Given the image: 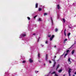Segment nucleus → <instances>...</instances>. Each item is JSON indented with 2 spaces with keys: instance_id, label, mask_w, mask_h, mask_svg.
Returning <instances> with one entry per match:
<instances>
[{
  "instance_id": "e433bc0d",
  "label": "nucleus",
  "mask_w": 76,
  "mask_h": 76,
  "mask_svg": "<svg viewBox=\"0 0 76 76\" xmlns=\"http://www.w3.org/2000/svg\"><path fill=\"white\" fill-rule=\"evenodd\" d=\"M66 76V74H64L63 75V76Z\"/></svg>"
},
{
  "instance_id": "a211bd4d",
  "label": "nucleus",
  "mask_w": 76,
  "mask_h": 76,
  "mask_svg": "<svg viewBox=\"0 0 76 76\" xmlns=\"http://www.w3.org/2000/svg\"><path fill=\"white\" fill-rule=\"evenodd\" d=\"M42 10V9L41 8H39L38 9L39 11H41Z\"/></svg>"
},
{
  "instance_id": "ea45409f",
  "label": "nucleus",
  "mask_w": 76,
  "mask_h": 76,
  "mask_svg": "<svg viewBox=\"0 0 76 76\" xmlns=\"http://www.w3.org/2000/svg\"><path fill=\"white\" fill-rule=\"evenodd\" d=\"M37 72L38 73V71H37Z\"/></svg>"
},
{
  "instance_id": "cd10ccee",
  "label": "nucleus",
  "mask_w": 76,
  "mask_h": 76,
  "mask_svg": "<svg viewBox=\"0 0 76 76\" xmlns=\"http://www.w3.org/2000/svg\"><path fill=\"white\" fill-rule=\"evenodd\" d=\"M66 53H69V50H67L66 51Z\"/></svg>"
},
{
  "instance_id": "c9c22d12",
  "label": "nucleus",
  "mask_w": 76,
  "mask_h": 76,
  "mask_svg": "<svg viewBox=\"0 0 76 76\" xmlns=\"http://www.w3.org/2000/svg\"><path fill=\"white\" fill-rule=\"evenodd\" d=\"M54 47L55 48H56V45L54 46Z\"/></svg>"
},
{
  "instance_id": "f704fd0d",
  "label": "nucleus",
  "mask_w": 76,
  "mask_h": 76,
  "mask_svg": "<svg viewBox=\"0 0 76 76\" xmlns=\"http://www.w3.org/2000/svg\"><path fill=\"white\" fill-rule=\"evenodd\" d=\"M33 35H35V34L34 33L33 34Z\"/></svg>"
},
{
  "instance_id": "58836bf2",
  "label": "nucleus",
  "mask_w": 76,
  "mask_h": 76,
  "mask_svg": "<svg viewBox=\"0 0 76 76\" xmlns=\"http://www.w3.org/2000/svg\"><path fill=\"white\" fill-rule=\"evenodd\" d=\"M39 63H40V62H41V61H39Z\"/></svg>"
},
{
  "instance_id": "dca6fc26",
  "label": "nucleus",
  "mask_w": 76,
  "mask_h": 76,
  "mask_svg": "<svg viewBox=\"0 0 76 76\" xmlns=\"http://www.w3.org/2000/svg\"><path fill=\"white\" fill-rule=\"evenodd\" d=\"M62 20H63V21H64V23H65L66 22V20H65V19L64 18L62 19Z\"/></svg>"
},
{
  "instance_id": "6ab92c4d",
  "label": "nucleus",
  "mask_w": 76,
  "mask_h": 76,
  "mask_svg": "<svg viewBox=\"0 0 76 76\" xmlns=\"http://www.w3.org/2000/svg\"><path fill=\"white\" fill-rule=\"evenodd\" d=\"M68 54L67 53H66L65 55H64V58H65L66 57V56H67V55Z\"/></svg>"
},
{
  "instance_id": "b1692460",
  "label": "nucleus",
  "mask_w": 76,
  "mask_h": 76,
  "mask_svg": "<svg viewBox=\"0 0 76 76\" xmlns=\"http://www.w3.org/2000/svg\"><path fill=\"white\" fill-rule=\"evenodd\" d=\"M67 41V39H66L64 40V42H65V41Z\"/></svg>"
},
{
  "instance_id": "423d86ee",
  "label": "nucleus",
  "mask_w": 76,
  "mask_h": 76,
  "mask_svg": "<svg viewBox=\"0 0 76 76\" xmlns=\"http://www.w3.org/2000/svg\"><path fill=\"white\" fill-rule=\"evenodd\" d=\"M45 59L46 61H47V60L48 59V55H47V54L46 55Z\"/></svg>"
},
{
  "instance_id": "f03ea898",
  "label": "nucleus",
  "mask_w": 76,
  "mask_h": 76,
  "mask_svg": "<svg viewBox=\"0 0 76 76\" xmlns=\"http://www.w3.org/2000/svg\"><path fill=\"white\" fill-rule=\"evenodd\" d=\"M71 70H72V69L70 68H69V70H68V73L69 76H71V75H70V73H71Z\"/></svg>"
},
{
  "instance_id": "0eeeda50",
  "label": "nucleus",
  "mask_w": 76,
  "mask_h": 76,
  "mask_svg": "<svg viewBox=\"0 0 76 76\" xmlns=\"http://www.w3.org/2000/svg\"><path fill=\"white\" fill-rule=\"evenodd\" d=\"M29 61L30 63H32L33 62V60H32V59L30 58L29 59Z\"/></svg>"
},
{
  "instance_id": "4c0bfd02",
  "label": "nucleus",
  "mask_w": 76,
  "mask_h": 76,
  "mask_svg": "<svg viewBox=\"0 0 76 76\" xmlns=\"http://www.w3.org/2000/svg\"><path fill=\"white\" fill-rule=\"evenodd\" d=\"M69 28H72V27H69Z\"/></svg>"
},
{
  "instance_id": "2eb2a0df",
  "label": "nucleus",
  "mask_w": 76,
  "mask_h": 76,
  "mask_svg": "<svg viewBox=\"0 0 76 76\" xmlns=\"http://www.w3.org/2000/svg\"><path fill=\"white\" fill-rule=\"evenodd\" d=\"M56 72L55 71H54L52 73H51V74L53 75V74H56Z\"/></svg>"
},
{
  "instance_id": "39448f33",
  "label": "nucleus",
  "mask_w": 76,
  "mask_h": 76,
  "mask_svg": "<svg viewBox=\"0 0 76 76\" xmlns=\"http://www.w3.org/2000/svg\"><path fill=\"white\" fill-rule=\"evenodd\" d=\"M66 29H65L64 32V34L65 37H66Z\"/></svg>"
},
{
  "instance_id": "4468645a",
  "label": "nucleus",
  "mask_w": 76,
  "mask_h": 76,
  "mask_svg": "<svg viewBox=\"0 0 76 76\" xmlns=\"http://www.w3.org/2000/svg\"><path fill=\"white\" fill-rule=\"evenodd\" d=\"M62 72V69H60L58 71V72L59 73H60V72Z\"/></svg>"
},
{
  "instance_id": "9d476101",
  "label": "nucleus",
  "mask_w": 76,
  "mask_h": 76,
  "mask_svg": "<svg viewBox=\"0 0 76 76\" xmlns=\"http://www.w3.org/2000/svg\"><path fill=\"white\" fill-rule=\"evenodd\" d=\"M38 4L36 3L35 4V8H38Z\"/></svg>"
},
{
  "instance_id": "20e7f679",
  "label": "nucleus",
  "mask_w": 76,
  "mask_h": 76,
  "mask_svg": "<svg viewBox=\"0 0 76 76\" xmlns=\"http://www.w3.org/2000/svg\"><path fill=\"white\" fill-rule=\"evenodd\" d=\"M54 37V35H52V37L50 38V40L52 41L53 39V38Z\"/></svg>"
},
{
  "instance_id": "c85d7f7f",
  "label": "nucleus",
  "mask_w": 76,
  "mask_h": 76,
  "mask_svg": "<svg viewBox=\"0 0 76 76\" xmlns=\"http://www.w3.org/2000/svg\"><path fill=\"white\" fill-rule=\"evenodd\" d=\"M23 63H25V61H22Z\"/></svg>"
},
{
  "instance_id": "bb28decb",
  "label": "nucleus",
  "mask_w": 76,
  "mask_h": 76,
  "mask_svg": "<svg viewBox=\"0 0 76 76\" xmlns=\"http://www.w3.org/2000/svg\"><path fill=\"white\" fill-rule=\"evenodd\" d=\"M45 44H48V41H46V42H45Z\"/></svg>"
},
{
  "instance_id": "a19ab883",
  "label": "nucleus",
  "mask_w": 76,
  "mask_h": 76,
  "mask_svg": "<svg viewBox=\"0 0 76 76\" xmlns=\"http://www.w3.org/2000/svg\"><path fill=\"white\" fill-rule=\"evenodd\" d=\"M65 53V52H64L63 55H64V54Z\"/></svg>"
},
{
  "instance_id": "2f4dec72",
  "label": "nucleus",
  "mask_w": 76,
  "mask_h": 76,
  "mask_svg": "<svg viewBox=\"0 0 76 76\" xmlns=\"http://www.w3.org/2000/svg\"><path fill=\"white\" fill-rule=\"evenodd\" d=\"M48 37H49V38L51 37V35H48Z\"/></svg>"
},
{
  "instance_id": "7ed1b4c3",
  "label": "nucleus",
  "mask_w": 76,
  "mask_h": 76,
  "mask_svg": "<svg viewBox=\"0 0 76 76\" xmlns=\"http://www.w3.org/2000/svg\"><path fill=\"white\" fill-rule=\"evenodd\" d=\"M68 61L69 62V64H70L71 63H72V62L70 61V58H69L68 59Z\"/></svg>"
},
{
  "instance_id": "473e14b6",
  "label": "nucleus",
  "mask_w": 76,
  "mask_h": 76,
  "mask_svg": "<svg viewBox=\"0 0 76 76\" xmlns=\"http://www.w3.org/2000/svg\"><path fill=\"white\" fill-rule=\"evenodd\" d=\"M38 57H39V53H38Z\"/></svg>"
},
{
  "instance_id": "f3484780",
  "label": "nucleus",
  "mask_w": 76,
  "mask_h": 76,
  "mask_svg": "<svg viewBox=\"0 0 76 76\" xmlns=\"http://www.w3.org/2000/svg\"><path fill=\"white\" fill-rule=\"evenodd\" d=\"M58 31V29L57 28H56L55 29V31L56 32H57V31Z\"/></svg>"
},
{
  "instance_id": "412c9836",
  "label": "nucleus",
  "mask_w": 76,
  "mask_h": 76,
  "mask_svg": "<svg viewBox=\"0 0 76 76\" xmlns=\"http://www.w3.org/2000/svg\"><path fill=\"white\" fill-rule=\"evenodd\" d=\"M44 16H45V15H47V13H44Z\"/></svg>"
},
{
  "instance_id": "5701e85b",
  "label": "nucleus",
  "mask_w": 76,
  "mask_h": 76,
  "mask_svg": "<svg viewBox=\"0 0 76 76\" xmlns=\"http://www.w3.org/2000/svg\"><path fill=\"white\" fill-rule=\"evenodd\" d=\"M40 45L41 46V47H43L44 46V45H42V44H41Z\"/></svg>"
},
{
  "instance_id": "79ce46f5",
  "label": "nucleus",
  "mask_w": 76,
  "mask_h": 76,
  "mask_svg": "<svg viewBox=\"0 0 76 76\" xmlns=\"http://www.w3.org/2000/svg\"><path fill=\"white\" fill-rule=\"evenodd\" d=\"M73 76H75V75H73Z\"/></svg>"
},
{
  "instance_id": "6e6552de",
  "label": "nucleus",
  "mask_w": 76,
  "mask_h": 76,
  "mask_svg": "<svg viewBox=\"0 0 76 76\" xmlns=\"http://www.w3.org/2000/svg\"><path fill=\"white\" fill-rule=\"evenodd\" d=\"M59 67H60V65L58 64L56 67V70H57L59 68Z\"/></svg>"
},
{
  "instance_id": "1a4fd4ad",
  "label": "nucleus",
  "mask_w": 76,
  "mask_h": 76,
  "mask_svg": "<svg viewBox=\"0 0 76 76\" xmlns=\"http://www.w3.org/2000/svg\"><path fill=\"white\" fill-rule=\"evenodd\" d=\"M22 37H26V34H22Z\"/></svg>"
},
{
  "instance_id": "4be33fe9",
  "label": "nucleus",
  "mask_w": 76,
  "mask_h": 76,
  "mask_svg": "<svg viewBox=\"0 0 76 76\" xmlns=\"http://www.w3.org/2000/svg\"><path fill=\"white\" fill-rule=\"evenodd\" d=\"M27 18H28V20H30V19H31V18H29V17H27Z\"/></svg>"
},
{
  "instance_id": "aec40b11",
  "label": "nucleus",
  "mask_w": 76,
  "mask_h": 76,
  "mask_svg": "<svg viewBox=\"0 0 76 76\" xmlns=\"http://www.w3.org/2000/svg\"><path fill=\"white\" fill-rule=\"evenodd\" d=\"M38 21H41V18H39Z\"/></svg>"
},
{
  "instance_id": "a878e982",
  "label": "nucleus",
  "mask_w": 76,
  "mask_h": 76,
  "mask_svg": "<svg viewBox=\"0 0 76 76\" xmlns=\"http://www.w3.org/2000/svg\"><path fill=\"white\" fill-rule=\"evenodd\" d=\"M37 17V15H36L34 17V19H35V18Z\"/></svg>"
},
{
  "instance_id": "f257e3e1",
  "label": "nucleus",
  "mask_w": 76,
  "mask_h": 76,
  "mask_svg": "<svg viewBox=\"0 0 76 76\" xmlns=\"http://www.w3.org/2000/svg\"><path fill=\"white\" fill-rule=\"evenodd\" d=\"M55 58H56V56H55L54 58H53V59H52V60L53 61L54 63V64L53 66L55 67V65L56 64V61H55Z\"/></svg>"
},
{
  "instance_id": "ddd939ff",
  "label": "nucleus",
  "mask_w": 76,
  "mask_h": 76,
  "mask_svg": "<svg viewBox=\"0 0 76 76\" xmlns=\"http://www.w3.org/2000/svg\"><path fill=\"white\" fill-rule=\"evenodd\" d=\"M70 35V33H69L67 34V36L68 37H69V36Z\"/></svg>"
},
{
  "instance_id": "f8f14e48",
  "label": "nucleus",
  "mask_w": 76,
  "mask_h": 76,
  "mask_svg": "<svg viewBox=\"0 0 76 76\" xmlns=\"http://www.w3.org/2000/svg\"><path fill=\"white\" fill-rule=\"evenodd\" d=\"M75 50H72V54H74V53H75Z\"/></svg>"
},
{
  "instance_id": "393cba45",
  "label": "nucleus",
  "mask_w": 76,
  "mask_h": 76,
  "mask_svg": "<svg viewBox=\"0 0 76 76\" xmlns=\"http://www.w3.org/2000/svg\"><path fill=\"white\" fill-rule=\"evenodd\" d=\"M51 20L52 21V22L53 23V19H52V17H51Z\"/></svg>"
},
{
  "instance_id": "7c9ffc66",
  "label": "nucleus",
  "mask_w": 76,
  "mask_h": 76,
  "mask_svg": "<svg viewBox=\"0 0 76 76\" xmlns=\"http://www.w3.org/2000/svg\"><path fill=\"white\" fill-rule=\"evenodd\" d=\"M55 76H58V75L56 74H55Z\"/></svg>"
},
{
  "instance_id": "72a5a7b5",
  "label": "nucleus",
  "mask_w": 76,
  "mask_h": 76,
  "mask_svg": "<svg viewBox=\"0 0 76 76\" xmlns=\"http://www.w3.org/2000/svg\"><path fill=\"white\" fill-rule=\"evenodd\" d=\"M49 62L50 63H51V61H49Z\"/></svg>"
},
{
  "instance_id": "c756f323",
  "label": "nucleus",
  "mask_w": 76,
  "mask_h": 76,
  "mask_svg": "<svg viewBox=\"0 0 76 76\" xmlns=\"http://www.w3.org/2000/svg\"><path fill=\"white\" fill-rule=\"evenodd\" d=\"M39 39H40V37H39V39H38V40H37V42H39Z\"/></svg>"
},
{
  "instance_id": "9b49d317",
  "label": "nucleus",
  "mask_w": 76,
  "mask_h": 76,
  "mask_svg": "<svg viewBox=\"0 0 76 76\" xmlns=\"http://www.w3.org/2000/svg\"><path fill=\"white\" fill-rule=\"evenodd\" d=\"M57 9H60V5H57Z\"/></svg>"
}]
</instances>
